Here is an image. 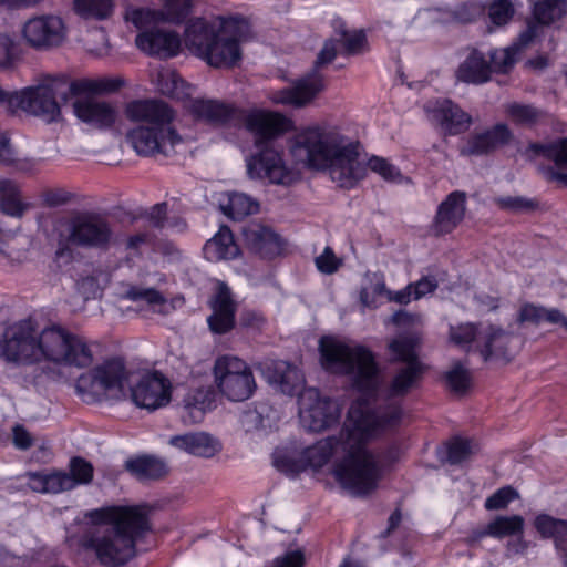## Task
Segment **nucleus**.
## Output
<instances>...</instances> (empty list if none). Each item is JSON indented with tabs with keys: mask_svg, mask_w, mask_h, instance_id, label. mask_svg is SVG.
<instances>
[{
	"mask_svg": "<svg viewBox=\"0 0 567 567\" xmlns=\"http://www.w3.org/2000/svg\"><path fill=\"white\" fill-rule=\"evenodd\" d=\"M388 349L393 369L388 384L382 385L375 355L367 347H350L334 340L320 341L324 368L348 375L363 400L375 403L374 410L362 403L353 406L363 421H370L369 427L374 434L400 423L402 400L421 386L427 369L420 360L411 338L393 339Z\"/></svg>",
	"mask_w": 567,
	"mask_h": 567,
	"instance_id": "f257e3e1",
	"label": "nucleus"
},
{
	"mask_svg": "<svg viewBox=\"0 0 567 567\" xmlns=\"http://www.w3.org/2000/svg\"><path fill=\"white\" fill-rule=\"evenodd\" d=\"M369 422L363 421L358 410L351 408L348 423L338 436L318 441L305 449L298 457L277 456L275 466L288 475H296L308 467H322L332 455L341 452L342 458L333 465L337 482L353 496H367L377 489L382 477L379 457L365 447L368 440L374 435Z\"/></svg>",
	"mask_w": 567,
	"mask_h": 567,
	"instance_id": "f03ea898",
	"label": "nucleus"
},
{
	"mask_svg": "<svg viewBox=\"0 0 567 567\" xmlns=\"http://www.w3.org/2000/svg\"><path fill=\"white\" fill-rule=\"evenodd\" d=\"M8 361L31 364L47 359L54 363L87 368L93 362V351L87 341L60 326L37 332L31 320H22L4 332L0 343Z\"/></svg>",
	"mask_w": 567,
	"mask_h": 567,
	"instance_id": "7ed1b4c3",
	"label": "nucleus"
},
{
	"mask_svg": "<svg viewBox=\"0 0 567 567\" xmlns=\"http://www.w3.org/2000/svg\"><path fill=\"white\" fill-rule=\"evenodd\" d=\"M148 506H109L87 514L93 523L103 525L85 533L81 546L95 553L105 567H121L136 555V543L151 529Z\"/></svg>",
	"mask_w": 567,
	"mask_h": 567,
	"instance_id": "20e7f679",
	"label": "nucleus"
},
{
	"mask_svg": "<svg viewBox=\"0 0 567 567\" xmlns=\"http://www.w3.org/2000/svg\"><path fill=\"white\" fill-rule=\"evenodd\" d=\"M292 153L308 167L329 169L331 179L342 188H353L365 176V166L359 161L358 143L333 126L302 131L296 137Z\"/></svg>",
	"mask_w": 567,
	"mask_h": 567,
	"instance_id": "39448f33",
	"label": "nucleus"
},
{
	"mask_svg": "<svg viewBox=\"0 0 567 567\" xmlns=\"http://www.w3.org/2000/svg\"><path fill=\"white\" fill-rule=\"evenodd\" d=\"M252 38L249 20L239 16L192 19L184 32L186 48L214 68L236 65L241 60V44Z\"/></svg>",
	"mask_w": 567,
	"mask_h": 567,
	"instance_id": "423d86ee",
	"label": "nucleus"
},
{
	"mask_svg": "<svg viewBox=\"0 0 567 567\" xmlns=\"http://www.w3.org/2000/svg\"><path fill=\"white\" fill-rule=\"evenodd\" d=\"M124 85L121 79H79L71 80L66 75L45 76L39 84L12 92L9 110H22L38 116L47 123L61 118L60 99L64 104L71 96L87 93H113Z\"/></svg>",
	"mask_w": 567,
	"mask_h": 567,
	"instance_id": "0eeeda50",
	"label": "nucleus"
},
{
	"mask_svg": "<svg viewBox=\"0 0 567 567\" xmlns=\"http://www.w3.org/2000/svg\"><path fill=\"white\" fill-rule=\"evenodd\" d=\"M339 34L343 54L347 55L360 53L367 43V38L362 30L349 32L346 29H341ZM337 42L338 40L334 39L327 40L317 55L313 70L295 81L291 86L274 91L270 100L275 104L293 109H301L310 104L324 90V80L318 70L336 59Z\"/></svg>",
	"mask_w": 567,
	"mask_h": 567,
	"instance_id": "6e6552de",
	"label": "nucleus"
},
{
	"mask_svg": "<svg viewBox=\"0 0 567 567\" xmlns=\"http://www.w3.org/2000/svg\"><path fill=\"white\" fill-rule=\"evenodd\" d=\"M127 378L125 362L123 359L114 358L82 373L76 380L75 390L85 403L117 401L125 395L124 384Z\"/></svg>",
	"mask_w": 567,
	"mask_h": 567,
	"instance_id": "1a4fd4ad",
	"label": "nucleus"
},
{
	"mask_svg": "<svg viewBox=\"0 0 567 567\" xmlns=\"http://www.w3.org/2000/svg\"><path fill=\"white\" fill-rule=\"evenodd\" d=\"M213 372L218 391L229 401H246L257 388L251 368L236 355L218 357Z\"/></svg>",
	"mask_w": 567,
	"mask_h": 567,
	"instance_id": "9d476101",
	"label": "nucleus"
},
{
	"mask_svg": "<svg viewBox=\"0 0 567 567\" xmlns=\"http://www.w3.org/2000/svg\"><path fill=\"white\" fill-rule=\"evenodd\" d=\"M140 8L128 7L125 10L124 19L131 22L140 32L135 38L136 47L147 55L159 59L176 56L181 50L179 34L173 30L162 28L159 24L167 23L162 19H141V23L134 20V13Z\"/></svg>",
	"mask_w": 567,
	"mask_h": 567,
	"instance_id": "9b49d317",
	"label": "nucleus"
},
{
	"mask_svg": "<svg viewBox=\"0 0 567 567\" xmlns=\"http://www.w3.org/2000/svg\"><path fill=\"white\" fill-rule=\"evenodd\" d=\"M69 472L51 471L28 472V486L31 491L41 494H59L74 489L80 485H87L93 481L94 467L87 460L81 456L71 457Z\"/></svg>",
	"mask_w": 567,
	"mask_h": 567,
	"instance_id": "f8f14e48",
	"label": "nucleus"
},
{
	"mask_svg": "<svg viewBox=\"0 0 567 567\" xmlns=\"http://www.w3.org/2000/svg\"><path fill=\"white\" fill-rule=\"evenodd\" d=\"M66 244L107 250L114 244V231L110 221L102 215L83 213L69 221Z\"/></svg>",
	"mask_w": 567,
	"mask_h": 567,
	"instance_id": "ddd939ff",
	"label": "nucleus"
},
{
	"mask_svg": "<svg viewBox=\"0 0 567 567\" xmlns=\"http://www.w3.org/2000/svg\"><path fill=\"white\" fill-rule=\"evenodd\" d=\"M134 151L145 157H171L184 144L183 137L173 127L137 126L126 134Z\"/></svg>",
	"mask_w": 567,
	"mask_h": 567,
	"instance_id": "4468645a",
	"label": "nucleus"
},
{
	"mask_svg": "<svg viewBox=\"0 0 567 567\" xmlns=\"http://www.w3.org/2000/svg\"><path fill=\"white\" fill-rule=\"evenodd\" d=\"M25 44L37 51H48L63 43L66 30L63 20L53 14L28 19L21 30Z\"/></svg>",
	"mask_w": 567,
	"mask_h": 567,
	"instance_id": "2eb2a0df",
	"label": "nucleus"
},
{
	"mask_svg": "<svg viewBox=\"0 0 567 567\" xmlns=\"http://www.w3.org/2000/svg\"><path fill=\"white\" fill-rule=\"evenodd\" d=\"M124 115L127 121L146 127H172L175 117L173 109L158 99L133 100L126 103Z\"/></svg>",
	"mask_w": 567,
	"mask_h": 567,
	"instance_id": "dca6fc26",
	"label": "nucleus"
},
{
	"mask_svg": "<svg viewBox=\"0 0 567 567\" xmlns=\"http://www.w3.org/2000/svg\"><path fill=\"white\" fill-rule=\"evenodd\" d=\"M131 396L138 408L155 411L169 403L171 382L158 371L147 373L131 389Z\"/></svg>",
	"mask_w": 567,
	"mask_h": 567,
	"instance_id": "f3484780",
	"label": "nucleus"
},
{
	"mask_svg": "<svg viewBox=\"0 0 567 567\" xmlns=\"http://www.w3.org/2000/svg\"><path fill=\"white\" fill-rule=\"evenodd\" d=\"M427 118L441 127L445 135L466 132L473 123L472 116L450 99L430 101L424 105Z\"/></svg>",
	"mask_w": 567,
	"mask_h": 567,
	"instance_id": "a211bd4d",
	"label": "nucleus"
},
{
	"mask_svg": "<svg viewBox=\"0 0 567 567\" xmlns=\"http://www.w3.org/2000/svg\"><path fill=\"white\" fill-rule=\"evenodd\" d=\"M99 93H87L73 96L72 103L74 115L82 122L100 130L111 127L117 118L115 107L105 101H97L92 95Z\"/></svg>",
	"mask_w": 567,
	"mask_h": 567,
	"instance_id": "6ab92c4d",
	"label": "nucleus"
},
{
	"mask_svg": "<svg viewBox=\"0 0 567 567\" xmlns=\"http://www.w3.org/2000/svg\"><path fill=\"white\" fill-rule=\"evenodd\" d=\"M514 334L501 327L489 324L481 330L477 339V352L484 362L503 361L511 362L514 357L512 342Z\"/></svg>",
	"mask_w": 567,
	"mask_h": 567,
	"instance_id": "aec40b11",
	"label": "nucleus"
},
{
	"mask_svg": "<svg viewBox=\"0 0 567 567\" xmlns=\"http://www.w3.org/2000/svg\"><path fill=\"white\" fill-rule=\"evenodd\" d=\"M247 173L251 178L268 179L274 184H285L289 179L280 153L267 145L247 161Z\"/></svg>",
	"mask_w": 567,
	"mask_h": 567,
	"instance_id": "412c9836",
	"label": "nucleus"
},
{
	"mask_svg": "<svg viewBox=\"0 0 567 567\" xmlns=\"http://www.w3.org/2000/svg\"><path fill=\"white\" fill-rule=\"evenodd\" d=\"M246 128L255 136L257 146L286 133L291 121L278 112L257 110L245 117Z\"/></svg>",
	"mask_w": 567,
	"mask_h": 567,
	"instance_id": "4be33fe9",
	"label": "nucleus"
},
{
	"mask_svg": "<svg viewBox=\"0 0 567 567\" xmlns=\"http://www.w3.org/2000/svg\"><path fill=\"white\" fill-rule=\"evenodd\" d=\"M308 394L310 398H317L310 406H306L303 403L305 394L300 398V417L309 431L321 432L338 422L340 411L334 401L328 398H318V392L313 389H310Z\"/></svg>",
	"mask_w": 567,
	"mask_h": 567,
	"instance_id": "5701e85b",
	"label": "nucleus"
},
{
	"mask_svg": "<svg viewBox=\"0 0 567 567\" xmlns=\"http://www.w3.org/2000/svg\"><path fill=\"white\" fill-rule=\"evenodd\" d=\"M513 133L504 123H498L483 132L471 134L460 147L462 156H483L508 144Z\"/></svg>",
	"mask_w": 567,
	"mask_h": 567,
	"instance_id": "b1692460",
	"label": "nucleus"
},
{
	"mask_svg": "<svg viewBox=\"0 0 567 567\" xmlns=\"http://www.w3.org/2000/svg\"><path fill=\"white\" fill-rule=\"evenodd\" d=\"M241 235L245 246L261 258H274L284 250L281 237L268 226L251 223L243 227Z\"/></svg>",
	"mask_w": 567,
	"mask_h": 567,
	"instance_id": "393cba45",
	"label": "nucleus"
},
{
	"mask_svg": "<svg viewBox=\"0 0 567 567\" xmlns=\"http://www.w3.org/2000/svg\"><path fill=\"white\" fill-rule=\"evenodd\" d=\"M466 194L454 190L439 205L432 224V231L436 236L450 234L464 219L466 210Z\"/></svg>",
	"mask_w": 567,
	"mask_h": 567,
	"instance_id": "a878e982",
	"label": "nucleus"
},
{
	"mask_svg": "<svg viewBox=\"0 0 567 567\" xmlns=\"http://www.w3.org/2000/svg\"><path fill=\"white\" fill-rule=\"evenodd\" d=\"M212 309L213 313L207 319L212 332L217 334L229 332L235 327L236 303L225 282L218 284Z\"/></svg>",
	"mask_w": 567,
	"mask_h": 567,
	"instance_id": "bb28decb",
	"label": "nucleus"
},
{
	"mask_svg": "<svg viewBox=\"0 0 567 567\" xmlns=\"http://www.w3.org/2000/svg\"><path fill=\"white\" fill-rule=\"evenodd\" d=\"M267 381L288 395H299L305 385L302 372L290 362L271 361L265 368Z\"/></svg>",
	"mask_w": 567,
	"mask_h": 567,
	"instance_id": "cd10ccee",
	"label": "nucleus"
},
{
	"mask_svg": "<svg viewBox=\"0 0 567 567\" xmlns=\"http://www.w3.org/2000/svg\"><path fill=\"white\" fill-rule=\"evenodd\" d=\"M538 35V27L530 23L526 30H524L516 42L512 45L498 50H491L488 53V62L491 65V72L493 73H508L517 61V54L526 47H528L534 39Z\"/></svg>",
	"mask_w": 567,
	"mask_h": 567,
	"instance_id": "c85d7f7f",
	"label": "nucleus"
},
{
	"mask_svg": "<svg viewBox=\"0 0 567 567\" xmlns=\"http://www.w3.org/2000/svg\"><path fill=\"white\" fill-rule=\"evenodd\" d=\"M529 150L537 155L554 161V167L544 168L543 173L548 181H555L567 187V138L543 145L532 144Z\"/></svg>",
	"mask_w": 567,
	"mask_h": 567,
	"instance_id": "c756f323",
	"label": "nucleus"
},
{
	"mask_svg": "<svg viewBox=\"0 0 567 567\" xmlns=\"http://www.w3.org/2000/svg\"><path fill=\"white\" fill-rule=\"evenodd\" d=\"M169 444L188 454L205 458L215 456L221 449L219 441L205 432L172 436Z\"/></svg>",
	"mask_w": 567,
	"mask_h": 567,
	"instance_id": "7c9ffc66",
	"label": "nucleus"
},
{
	"mask_svg": "<svg viewBox=\"0 0 567 567\" xmlns=\"http://www.w3.org/2000/svg\"><path fill=\"white\" fill-rule=\"evenodd\" d=\"M162 2L161 9L140 8L134 13V20L141 23V19H148V21L162 19L167 23L181 24L192 12V0H162Z\"/></svg>",
	"mask_w": 567,
	"mask_h": 567,
	"instance_id": "2f4dec72",
	"label": "nucleus"
},
{
	"mask_svg": "<svg viewBox=\"0 0 567 567\" xmlns=\"http://www.w3.org/2000/svg\"><path fill=\"white\" fill-rule=\"evenodd\" d=\"M188 107L196 118L215 125L227 124L237 114L235 107L217 100L195 99Z\"/></svg>",
	"mask_w": 567,
	"mask_h": 567,
	"instance_id": "473e14b6",
	"label": "nucleus"
},
{
	"mask_svg": "<svg viewBox=\"0 0 567 567\" xmlns=\"http://www.w3.org/2000/svg\"><path fill=\"white\" fill-rule=\"evenodd\" d=\"M491 65L486 56L477 49H472L466 59L458 65V81L480 85L491 80Z\"/></svg>",
	"mask_w": 567,
	"mask_h": 567,
	"instance_id": "72a5a7b5",
	"label": "nucleus"
},
{
	"mask_svg": "<svg viewBox=\"0 0 567 567\" xmlns=\"http://www.w3.org/2000/svg\"><path fill=\"white\" fill-rule=\"evenodd\" d=\"M204 254L208 260H229L239 255V247L234 240L231 230L221 226L219 231L204 246Z\"/></svg>",
	"mask_w": 567,
	"mask_h": 567,
	"instance_id": "f704fd0d",
	"label": "nucleus"
},
{
	"mask_svg": "<svg viewBox=\"0 0 567 567\" xmlns=\"http://www.w3.org/2000/svg\"><path fill=\"white\" fill-rule=\"evenodd\" d=\"M518 323H533L535 326L542 322H548L551 324H559L567 330V317H565L560 310L556 308H545L543 306H536L534 303H524L517 315Z\"/></svg>",
	"mask_w": 567,
	"mask_h": 567,
	"instance_id": "c9c22d12",
	"label": "nucleus"
},
{
	"mask_svg": "<svg viewBox=\"0 0 567 567\" xmlns=\"http://www.w3.org/2000/svg\"><path fill=\"white\" fill-rule=\"evenodd\" d=\"M125 468L141 482L159 480L167 473L164 462L148 455L127 460Z\"/></svg>",
	"mask_w": 567,
	"mask_h": 567,
	"instance_id": "e433bc0d",
	"label": "nucleus"
},
{
	"mask_svg": "<svg viewBox=\"0 0 567 567\" xmlns=\"http://www.w3.org/2000/svg\"><path fill=\"white\" fill-rule=\"evenodd\" d=\"M536 530L543 538H553L558 550H567V520L547 514L538 515L534 520Z\"/></svg>",
	"mask_w": 567,
	"mask_h": 567,
	"instance_id": "4c0bfd02",
	"label": "nucleus"
},
{
	"mask_svg": "<svg viewBox=\"0 0 567 567\" xmlns=\"http://www.w3.org/2000/svg\"><path fill=\"white\" fill-rule=\"evenodd\" d=\"M567 13V0H537L534 3V21H529L527 27L533 23L538 27V32L543 25H548Z\"/></svg>",
	"mask_w": 567,
	"mask_h": 567,
	"instance_id": "58836bf2",
	"label": "nucleus"
},
{
	"mask_svg": "<svg viewBox=\"0 0 567 567\" xmlns=\"http://www.w3.org/2000/svg\"><path fill=\"white\" fill-rule=\"evenodd\" d=\"M223 213L234 219L240 220L259 210V203L244 193H229L227 202L220 205Z\"/></svg>",
	"mask_w": 567,
	"mask_h": 567,
	"instance_id": "ea45409f",
	"label": "nucleus"
},
{
	"mask_svg": "<svg viewBox=\"0 0 567 567\" xmlns=\"http://www.w3.org/2000/svg\"><path fill=\"white\" fill-rule=\"evenodd\" d=\"M207 394L202 389L189 391L183 399V419L190 423H198L203 420L208 406Z\"/></svg>",
	"mask_w": 567,
	"mask_h": 567,
	"instance_id": "a19ab883",
	"label": "nucleus"
},
{
	"mask_svg": "<svg viewBox=\"0 0 567 567\" xmlns=\"http://www.w3.org/2000/svg\"><path fill=\"white\" fill-rule=\"evenodd\" d=\"M0 208L10 216H21L25 209L20 199L19 186L10 179L0 181Z\"/></svg>",
	"mask_w": 567,
	"mask_h": 567,
	"instance_id": "79ce46f5",
	"label": "nucleus"
},
{
	"mask_svg": "<svg viewBox=\"0 0 567 567\" xmlns=\"http://www.w3.org/2000/svg\"><path fill=\"white\" fill-rule=\"evenodd\" d=\"M525 519L520 515L497 516L487 524V534L495 538L522 535Z\"/></svg>",
	"mask_w": 567,
	"mask_h": 567,
	"instance_id": "37998d69",
	"label": "nucleus"
},
{
	"mask_svg": "<svg viewBox=\"0 0 567 567\" xmlns=\"http://www.w3.org/2000/svg\"><path fill=\"white\" fill-rule=\"evenodd\" d=\"M112 0H73V9L84 19H106L113 11Z\"/></svg>",
	"mask_w": 567,
	"mask_h": 567,
	"instance_id": "c03bdc74",
	"label": "nucleus"
},
{
	"mask_svg": "<svg viewBox=\"0 0 567 567\" xmlns=\"http://www.w3.org/2000/svg\"><path fill=\"white\" fill-rule=\"evenodd\" d=\"M505 112L513 123L523 126L535 125L544 115V112L534 105L517 102L507 104Z\"/></svg>",
	"mask_w": 567,
	"mask_h": 567,
	"instance_id": "a18cd8bd",
	"label": "nucleus"
},
{
	"mask_svg": "<svg viewBox=\"0 0 567 567\" xmlns=\"http://www.w3.org/2000/svg\"><path fill=\"white\" fill-rule=\"evenodd\" d=\"M157 87L163 95L172 99L183 100L188 96V85L175 72L166 71L158 73Z\"/></svg>",
	"mask_w": 567,
	"mask_h": 567,
	"instance_id": "49530a36",
	"label": "nucleus"
},
{
	"mask_svg": "<svg viewBox=\"0 0 567 567\" xmlns=\"http://www.w3.org/2000/svg\"><path fill=\"white\" fill-rule=\"evenodd\" d=\"M481 330L474 323H461L458 326L450 327V339L456 346L465 348L466 351L472 349V343L475 342V350L477 351V339Z\"/></svg>",
	"mask_w": 567,
	"mask_h": 567,
	"instance_id": "de8ad7c7",
	"label": "nucleus"
},
{
	"mask_svg": "<svg viewBox=\"0 0 567 567\" xmlns=\"http://www.w3.org/2000/svg\"><path fill=\"white\" fill-rule=\"evenodd\" d=\"M445 380L450 389L456 393H464L471 386V372L461 362H455L445 373Z\"/></svg>",
	"mask_w": 567,
	"mask_h": 567,
	"instance_id": "09e8293b",
	"label": "nucleus"
},
{
	"mask_svg": "<svg viewBox=\"0 0 567 567\" xmlns=\"http://www.w3.org/2000/svg\"><path fill=\"white\" fill-rule=\"evenodd\" d=\"M494 203L504 210L512 213H528L533 212L538 207V203L535 199L527 198L524 196H502L496 197Z\"/></svg>",
	"mask_w": 567,
	"mask_h": 567,
	"instance_id": "8fccbe9b",
	"label": "nucleus"
},
{
	"mask_svg": "<svg viewBox=\"0 0 567 567\" xmlns=\"http://www.w3.org/2000/svg\"><path fill=\"white\" fill-rule=\"evenodd\" d=\"M487 9L492 23L497 27L507 24L515 12L514 4L511 0H493Z\"/></svg>",
	"mask_w": 567,
	"mask_h": 567,
	"instance_id": "3c124183",
	"label": "nucleus"
},
{
	"mask_svg": "<svg viewBox=\"0 0 567 567\" xmlns=\"http://www.w3.org/2000/svg\"><path fill=\"white\" fill-rule=\"evenodd\" d=\"M485 11V7L478 2H466L457 6L450 11V20L457 23H470L480 18Z\"/></svg>",
	"mask_w": 567,
	"mask_h": 567,
	"instance_id": "603ef678",
	"label": "nucleus"
},
{
	"mask_svg": "<svg viewBox=\"0 0 567 567\" xmlns=\"http://www.w3.org/2000/svg\"><path fill=\"white\" fill-rule=\"evenodd\" d=\"M472 454V443L468 440L454 437L446 444V461L456 465L465 461Z\"/></svg>",
	"mask_w": 567,
	"mask_h": 567,
	"instance_id": "864d4df0",
	"label": "nucleus"
},
{
	"mask_svg": "<svg viewBox=\"0 0 567 567\" xmlns=\"http://www.w3.org/2000/svg\"><path fill=\"white\" fill-rule=\"evenodd\" d=\"M368 167L388 182H398L402 177L400 169L383 157L372 156Z\"/></svg>",
	"mask_w": 567,
	"mask_h": 567,
	"instance_id": "5fc2aeb1",
	"label": "nucleus"
},
{
	"mask_svg": "<svg viewBox=\"0 0 567 567\" xmlns=\"http://www.w3.org/2000/svg\"><path fill=\"white\" fill-rule=\"evenodd\" d=\"M518 498V493L512 486H505L497 489L485 501V508L488 511L504 509L507 505Z\"/></svg>",
	"mask_w": 567,
	"mask_h": 567,
	"instance_id": "6e6d98bb",
	"label": "nucleus"
},
{
	"mask_svg": "<svg viewBox=\"0 0 567 567\" xmlns=\"http://www.w3.org/2000/svg\"><path fill=\"white\" fill-rule=\"evenodd\" d=\"M125 296L132 301L144 300L152 306H165L166 303L164 296L154 288L131 287Z\"/></svg>",
	"mask_w": 567,
	"mask_h": 567,
	"instance_id": "4d7b16f0",
	"label": "nucleus"
},
{
	"mask_svg": "<svg viewBox=\"0 0 567 567\" xmlns=\"http://www.w3.org/2000/svg\"><path fill=\"white\" fill-rule=\"evenodd\" d=\"M18 59L14 40L6 33L0 32V68H11Z\"/></svg>",
	"mask_w": 567,
	"mask_h": 567,
	"instance_id": "13d9d810",
	"label": "nucleus"
},
{
	"mask_svg": "<svg viewBox=\"0 0 567 567\" xmlns=\"http://www.w3.org/2000/svg\"><path fill=\"white\" fill-rule=\"evenodd\" d=\"M315 262L318 270L326 275L334 274L342 264L330 247H326L322 254L316 258Z\"/></svg>",
	"mask_w": 567,
	"mask_h": 567,
	"instance_id": "bf43d9fd",
	"label": "nucleus"
},
{
	"mask_svg": "<svg viewBox=\"0 0 567 567\" xmlns=\"http://www.w3.org/2000/svg\"><path fill=\"white\" fill-rule=\"evenodd\" d=\"M72 193L64 188H51L42 193L43 203L48 207H58L68 204L72 199Z\"/></svg>",
	"mask_w": 567,
	"mask_h": 567,
	"instance_id": "052dcab7",
	"label": "nucleus"
},
{
	"mask_svg": "<svg viewBox=\"0 0 567 567\" xmlns=\"http://www.w3.org/2000/svg\"><path fill=\"white\" fill-rule=\"evenodd\" d=\"M305 555L301 550H291L274 560L272 567H302Z\"/></svg>",
	"mask_w": 567,
	"mask_h": 567,
	"instance_id": "680f3d73",
	"label": "nucleus"
},
{
	"mask_svg": "<svg viewBox=\"0 0 567 567\" xmlns=\"http://www.w3.org/2000/svg\"><path fill=\"white\" fill-rule=\"evenodd\" d=\"M13 444L18 450L25 451L33 445V439L23 425L17 424L12 429Z\"/></svg>",
	"mask_w": 567,
	"mask_h": 567,
	"instance_id": "e2e57ef3",
	"label": "nucleus"
},
{
	"mask_svg": "<svg viewBox=\"0 0 567 567\" xmlns=\"http://www.w3.org/2000/svg\"><path fill=\"white\" fill-rule=\"evenodd\" d=\"M413 298L420 299L425 295L433 292L437 288V281L434 277H423L415 284H412Z\"/></svg>",
	"mask_w": 567,
	"mask_h": 567,
	"instance_id": "0e129e2a",
	"label": "nucleus"
},
{
	"mask_svg": "<svg viewBox=\"0 0 567 567\" xmlns=\"http://www.w3.org/2000/svg\"><path fill=\"white\" fill-rule=\"evenodd\" d=\"M167 215V204L159 203L154 205L146 214L150 224L153 227L162 228Z\"/></svg>",
	"mask_w": 567,
	"mask_h": 567,
	"instance_id": "69168bd1",
	"label": "nucleus"
},
{
	"mask_svg": "<svg viewBox=\"0 0 567 567\" xmlns=\"http://www.w3.org/2000/svg\"><path fill=\"white\" fill-rule=\"evenodd\" d=\"M413 285H408L404 289L399 290L396 292L386 291L388 298L390 301H394L400 305H408L413 296L412 291Z\"/></svg>",
	"mask_w": 567,
	"mask_h": 567,
	"instance_id": "338daca9",
	"label": "nucleus"
},
{
	"mask_svg": "<svg viewBox=\"0 0 567 567\" xmlns=\"http://www.w3.org/2000/svg\"><path fill=\"white\" fill-rule=\"evenodd\" d=\"M264 318L255 311H244L240 316V324L246 328L259 329L264 323Z\"/></svg>",
	"mask_w": 567,
	"mask_h": 567,
	"instance_id": "774afa93",
	"label": "nucleus"
}]
</instances>
